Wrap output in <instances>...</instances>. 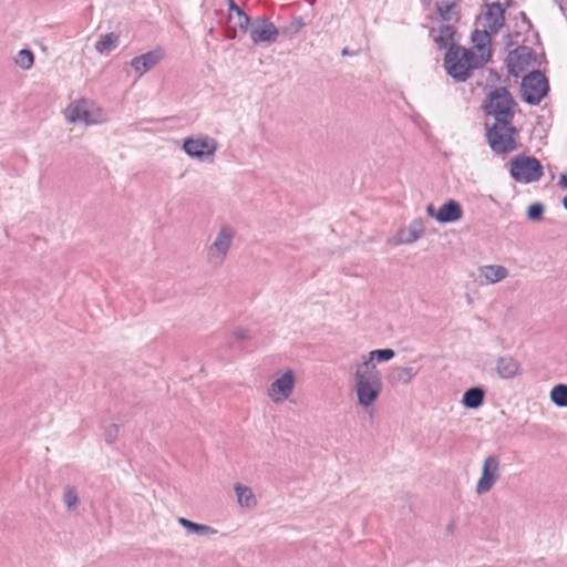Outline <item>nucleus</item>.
Listing matches in <instances>:
<instances>
[{
  "instance_id": "1",
  "label": "nucleus",
  "mask_w": 567,
  "mask_h": 567,
  "mask_svg": "<svg viewBox=\"0 0 567 567\" xmlns=\"http://www.w3.org/2000/svg\"><path fill=\"white\" fill-rule=\"evenodd\" d=\"M480 41L475 45L476 51L465 47H451L444 56L443 66L446 73L456 82L467 81L474 70L483 68L491 58L488 34L486 32L473 34V41Z\"/></svg>"
},
{
  "instance_id": "2",
  "label": "nucleus",
  "mask_w": 567,
  "mask_h": 567,
  "mask_svg": "<svg viewBox=\"0 0 567 567\" xmlns=\"http://www.w3.org/2000/svg\"><path fill=\"white\" fill-rule=\"evenodd\" d=\"M351 370L353 378L352 391L357 403L367 413L371 414L382 392L381 373H374L354 362L351 364Z\"/></svg>"
},
{
  "instance_id": "3",
  "label": "nucleus",
  "mask_w": 567,
  "mask_h": 567,
  "mask_svg": "<svg viewBox=\"0 0 567 567\" xmlns=\"http://www.w3.org/2000/svg\"><path fill=\"white\" fill-rule=\"evenodd\" d=\"M515 101L507 89L496 87L485 99L484 109L487 116L495 122H513Z\"/></svg>"
},
{
  "instance_id": "4",
  "label": "nucleus",
  "mask_w": 567,
  "mask_h": 567,
  "mask_svg": "<svg viewBox=\"0 0 567 567\" xmlns=\"http://www.w3.org/2000/svg\"><path fill=\"white\" fill-rule=\"evenodd\" d=\"M515 128L512 122H494L487 125V141L491 148L497 154H505L515 148Z\"/></svg>"
},
{
  "instance_id": "5",
  "label": "nucleus",
  "mask_w": 567,
  "mask_h": 567,
  "mask_svg": "<svg viewBox=\"0 0 567 567\" xmlns=\"http://www.w3.org/2000/svg\"><path fill=\"white\" fill-rule=\"evenodd\" d=\"M297 375L292 369L278 371L267 389V396L274 404H282L293 393Z\"/></svg>"
},
{
  "instance_id": "6",
  "label": "nucleus",
  "mask_w": 567,
  "mask_h": 567,
  "mask_svg": "<svg viewBox=\"0 0 567 567\" xmlns=\"http://www.w3.org/2000/svg\"><path fill=\"white\" fill-rule=\"evenodd\" d=\"M511 176L519 183L537 182L543 176V166L532 156L518 155L511 161Z\"/></svg>"
},
{
  "instance_id": "7",
  "label": "nucleus",
  "mask_w": 567,
  "mask_h": 567,
  "mask_svg": "<svg viewBox=\"0 0 567 567\" xmlns=\"http://www.w3.org/2000/svg\"><path fill=\"white\" fill-rule=\"evenodd\" d=\"M548 90V80L540 71H533L523 78L520 95L530 105L539 104L547 95Z\"/></svg>"
},
{
  "instance_id": "8",
  "label": "nucleus",
  "mask_w": 567,
  "mask_h": 567,
  "mask_svg": "<svg viewBox=\"0 0 567 567\" xmlns=\"http://www.w3.org/2000/svg\"><path fill=\"white\" fill-rule=\"evenodd\" d=\"M182 148L192 158L205 159L215 155L218 142L209 135L198 134L186 137Z\"/></svg>"
},
{
  "instance_id": "9",
  "label": "nucleus",
  "mask_w": 567,
  "mask_h": 567,
  "mask_svg": "<svg viewBox=\"0 0 567 567\" xmlns=\"http://www.w3.org/2000/svg\"><path fill=\"white\" fill-rule=\"evenodd\" d=\"M501 477V458L496 454L487 455L482 464L481 476L476 483L477 495L488 493Z\"/></svg>"
},
{
  "instance_id": "10",
  "label": "nucleus",
  "mask_w": 567,
  "mask_h": 567,
  "mask_svg": "<svg viewBox=\"0 0 567 567\" xmlns=\"http://www.w3.org/2000/svg\"><path fill=\"white\" fill-rule=\"evenodd\" d=\"M280 30L267 18H256L249 28V35L255 45H270L278 40Z\"/></svg>"
},
{
  "instance_id": "11",
  "label": "nucleus",
  "mask_w": 567,
  "mask_h": 567,
  "mask_svg": "<svg viewBox=\"0 0 567 567\" xmlns=\"http://www.w3.org/2000/svg\"><path fill=\"white\" fill-rule=\"evenodd\" d=\"M534 61V51L525 45L511 51L506 59L508 72L514 76L523 73Z\"/></svg>"
},
{
  "instance_id": "12",
  "label": "nucleus",
  "mask_w": 567,
  "mask_h": 567,
  "mask_svg": "<svg viewBox=\"0 0 567 567\" xmlns=\"http://www.w3.org/2000/svg\"><path fill=\"white\" fill-rule=\"evenodd\" d=\"M394 357L395 352L392 349H377L368 352L367 354H362L359 360L353 362L374 373H381L377 368V363L390 361Z\"/></svg>"
},
{
  "instance_id": "13",
  "label": "nucleus",
  "mask_w": 567,
  "mask_h": 567,
  "mask_svg": "<svg viewBox=\"0 0 567 567\" xmlns=\"http://www.w3.org/2000/svg\"><path fill=\"white\" fill-rule=\"evenodd\" d=\"M430 35L440 49H446L447 51L451 47H461L456 43V29L451 23L443 24L437 29H432Z\"/></svg>"
},
{
  "instance_id": "14",
  "label": "nucleus",
  "mask_w": 567,
  "mask_h": 567,
  "mask_svg": "<svg viewBox=\"0 0 567 567\" xmlns=\"http://www.w3.org/2000/svg\"><path fill=\"white\" fill-rule=\"evenodd\" d=\"M424 234V224L422 219L412 220L406 227L398 230L394 237V245H410L421 238Z\"/></svg>"
},
{
  "instance_id": "15",
  "label": "nucleus",
  "mask_w": 567,
  "mask_h": 567,
  "mask_svg": "<svg viewBox=\"0 0 567 567\" xmlns=\"http://www.w3.org/2000/svg\"><path fill=\"white\" fill-rule=\"evenodd\" d=\"M163 56L164 53L162 50H153L142 55L135 56L131 61V66L141 76L153 69L163 59Z\"/></svg>"
},
{
  "instance_id": "16",
  "label": "nucleus",
  "mask_w": 567,
  "mask_h": 567,
  "mask_svg": "<svg viewBox=\"0 0 567 567\" xmlns=\"http://www.w3.org/2000/svg\"><path fill=\"white\" fill-rule=\"evenodd\" d=\"M419 369L394 365L389 368L386 380L391 385H408L416 377Z\"/></svg>"
},
{
  "instance_id": "17",
  "label": "nucleus",
  "mask_w": 567,
  "mask_h": 567,
  "mask_svg": "<svg viewBox=\"0 0 567 567\" xmlns=\"http://www.w3.org/2000/svg\"><path fill=\"white\" fill-rule=\"evenodd\" d=\"M89 101L84 99L75 100L68 105L64 111L65 118L70 123H84L89 121Z\"/></svg>"
},
{
  "instance_id": "18",
  "label": "nucleus",
  "mask_w": 567,
  "mask_h": 567,
  "mask_svg": "<svg viewBox=\"0 0 567 567\" xmlns=\"http://www.w3.org/2000/svg\"><path fill=\"white\" fill-rule=\"evenodd\" d=\"M508 276V270L502 265H484L478 268V279L483 285H494Z\"/></svg>"
},
{
  "instance_id": "19",
  "label": "nucleus",
  "mask_w": 567,
  "mask_h": 567,
  "mask_svg": "<svg viewBox=\"0 0 567 567\" xmlns=\"http://www.w3.org/2000/svg\"><path fill=\"white\" fill-rule=\"evenodd\" d=\"M495 370L501 379H513L519 374L520 365L513 357H499L495 363Z\"/></svg>"
},
{
  "instance_id": "20",
  "label": "nucleus",
  "mask_w": 567,
  "mask_h": 567,
  "mask_svg": "<svg viewBox=\"0 0 567 567\" xmlns=\"http://www.w3.org/2000/svg\"><path fill=\"white\" fill-rule=\"evenodd\" d=\"M462 216L463 209L461 205L456 200L450 199L440 207L435 214V219L440 223H454L461 219Z\"/></svg>"
},
{
  "instance_id": "21",
  "label": "nucleus",
  "mask_w": 567,
  "mask_h": 567,
  "mask_svg": "<svg viewBox=\"0 0 567 567\" xmlns=\"http://www.w3.org/2000/svg\"><path fill=\"white\" fill-rule=\"evenodd\" d=\"M436 12L447 23L452 24L460 20V11L455 0H439L436 2Z\"/></svg>"
},
{
  "instance_id": "22",
  "label": "nucleus",
  "mask_w": 567,
  "mask_h": 567,
  "mask_svg": "<svg viewBox=\"0 0 567 567\" xmlns=\"http://www.w3.org/2000/svg\"><path fill=\"white\" fill-rule=\"evenodd\" d=\"M234 491L237 497V502L241 507L251 509L256 507L257 499L254 495V492L250 487L243 485L240 483L235 484Z\"/></svg>"
},
{
  "instance_id": "23",
  "label": "nucleus",
  "mask_w": 567,
  "mask_h": 567,
  "mask_svg": "<svg viewBox=\"0 0 567 567\" xmlns=\"http://www.w3.org/2000/svg\"><path fill=\"white\" fill-rule=\"evenodd\" d=\"M485 392L480 386L466 390L463 394L462 403L467 409H477L484 402Z\"/></svg>"
},
{
  "instance_id": "24",
  "label": "nucleus",
  "mask_w": 567,
  "mask_h": 567,
  "mask_svg": "<svg viewBox=\"0 0 567 567\" xmlns=\"http://www.w3.org/2000/svg\"><path fill=\"white\" fill-rule=\"evenodd\" d=\"M178 524L183 527H185L188 532L202 535V536H212L217 534V530L213 527L205 525V524H198L195 522H192L187 518L179 517L177 519Z\"/></svg>"
},
{
  "instance_id": "25",
  "label": "nucleus",
  "mask_w": 567,
  "mask_h": 567,
  "mask_svg": "<svg viewBox=\"0 0 567 567\" xmlns=\"http://www.w3.org/2000/svg\"><path fill=\"white\" fill-rule=\"evenodd\" d=\"M236 230L233 227L228 225L223 226L213 243L212 248H229L233 245Z\"/></svg>"
},
{
  "instance_id": "26",
  "label": "nucleus",
  "mask_w": 567,
  "mask_h": 567,
  "mask_svg": "<svg viewBox=\"0 0 567 567\" xmlns=\"http://www.w3.org/2000/svg\"><path fill=\"white\" fill-rule=\"evenodd\" d=\"M488 27L497 31L504 23V10L499 3H493L487 11Z\"/></svg>"
},
{
  "instance_id": "27",
  "label": "nucleus",
  "mask_w": 567,
  "mask_h": 567,
  "mask_svg": "<svg viewBox=\"0 0 567 567\" xmlns=\"http://www.w3.org/2000/svg\"><path fill=\"white\" fill-rule=\"evenodd\" d=\"M117 44L118 35L111 32L100 38V40L95 43V50L100 53H109L116 49Z\"/></svg>"
},
{
  "instance_id": "28",
  "label": "nucleus",
  "mask_w": 567,
  "mask_h": 567,
  "mask_svg": "<svg viewBox=\"0 0 567 567\" xmlns=\"http://www.w3.org/2000/svg\"><path fill=\"white\" fill-rule=\"evenodd\" d=\"M550 400L559 408H567V385L557 384L550 390Z\"/></svg>"
},
{
  "instance_id": "29",
  "label": "nucleus",
  "mask_w": 567,
  "mask_h": 567,
  "mask_svg": "<svg viewBox=\"0 0 567 567\" xmlns=\"http://www.w3.org/2000/svg\"><path fill=\"white\" fill-rule=\"evenodd\" d=\"M229 22L233 23L234 28H238L240 31H249L252 20L241 10L237 13H229Z\"/></svg>"
},
{
  "instance_id": "30",
  "label": "nucleus",
  "mask_w": 567,
  "mask_h": 567,
  "mask_svg": "<svg viewBox=\"0 0 567 567\" xmlns=\"http://www.w3.org/2000/svg\"><path fill=\"white\" fill-rule=\"evenodd\" d=\"M16 63L23 70H29L34 63L33 53L28 49H22L19 51Z\"/></svg>"
},
{
  "instance_id": "31",
  "label": "nucleus",
  "mask_w": 567,
  "mask_h": 567,
  "mask_svg": "<svg viewBox=\"0 0 567 567\" xmlns=\"http://www.w3.org/2000/svg\"><path fill=\"white\" fill-rule=\"evenodd\" d=\"M63 502L68 509H74L79 503L78 492L74 487L66 486L63 492Z\"/></svg>"
},
{
  "instance_id": "32",
  "label": "nucleus",
  "mask_w": 567,
  "mask_h": 567,
  "mask_svg": "<svg viewBox=\"0 0 567 567\" xmlns=\"http://www.w3.org/2000/svg\"><path fill=\"white\" fill-rule=\"evenodd\" d=\"M107 121V115L101 107L89 109V121L87 125L102 124Z\"/></svg>"
},
{
  "instance_id": "33",
  "label": "nucleus",
  "mask_w": 567,
  "mask_h": 567,
  "mask_svg": "<svg viewBox=\"0 0 567 567\" xmlns=\"http://www.w3.org/2000/svg\"><path fill=\"white\" fill-rule=\"evenodd\" d=\"M302 27H303L302 21L300 19H295L289 23V25L284 27L282 29H279V30H280V34L293 35V34H297L301 30Z\"/></svg>"
},
{
  "instance_id": "34",
  "label": "nucleus",
  "mask_w": 567,
  "mask_h": 567,
  "mask_svg": "<svg viewBox=\"0 0 567 567\" xmlns=\"http://www.w3.org/2000/svg\"><path fill=\"white\" fill-rule=\"evenodd\" d=\"M226 257V250H209L208 260L213 266L220 265Z\"/></svg>"
},
{
  "instance_id": "35",
  "label": "nucleus",
  "mask_w": 567,
  "mask_h": 567,
  "mask_svg": "<svg viewBox=\"0 0 567 567\" xmlns=\"http://www.w3.org/2000/svg\"><path fill=\"white\" fill-rule=\"evenodd\" d=\"M543 213H544V206L540 203H535L528 207L527 216L530 219L536 220L542 217Z\"/></svg>"
},
{
  "instance_id": "36",
  "label": "nucleus",
  "mask_w": 567,
  "mask_h": 567,
  "mask_svg": "<svg viewBox=\"0 0 567 567\" xmlns=\"http://www.w3.org/2000/svg\"><path fill=\"white\" fill-rule=\"evenodd\" d=\"M233 336L238 340H246L250 338V331L247 328L238 327L233 331Z\"/></svg>"
},
{
  "instance_id": "37",
  "label": "nucleus",
  "mask_w": 567,
  "mask_h": 567,
  "mask_svg": "<svg viewBox=\"0 0 567 567\" xmlns=\"http://www.w3.org/2000/svg\"><path fill=\"white\" fill-rule=\"evenodd\" d=\"M117 433H118V427L116 425L113 424V425L109 426V429L106 430V433H105L106 442L112 443L116 439Z\"/></svg>"
},
{
  "instance_id": "38",
  "label": "nucleus",
  "mask_w": 567,
  "mask_h": 567,
  "mask_svg": "<svg viewBox=\"0 0 567 567\" xmlns=\"http://www.w3.org/2000/svg\"><path fill=\"white\" fill-rule=\"evenodd\" d=\"M227 6L229 9V13H237L238 11H241L243 9L236 4L234 0H227Z\"/></svg>"
},
{
  "instance_id": "39",
  "label": "nucleus",
  "mask_w": 567,
  "mask_h": 567,
  "mask_svg": "<svg viewBox=\"0 0 567 567\" xmlns=\"http://www.w3.org/2000/svg\"><path fill=\"white\" fill-rule=\"evenodd\" d=\"M426 213L430 217L435 218V214L437 213V210H435V207L432 204H430L426 207Z\"/></svg>"
},
{
  "instance_id": "40",
  "label": "nucleus",
  "mask_w": 567,
  "mask_h": 567,
  "mask_svg": "<svg viewBox=\"0 0 567 567\" xmlns=\"http://www.w3.org/2000/svg\"><path fill=\"white\" fill-rule=\"evenodd\" d=\"M455 527H456V526H455V523H454V522H450V523L446 525V532H447L449 534H453V533H454V530H455Z\"/></svg>"
},
{
  "instance_id": "41",
  "label": "nucleus",
  "mask_w": 567,
  "mask_h": 567,
  "mask_svg": "<svg viewBox=\"0 0 567 567\" xmlns=\"http://www.w3.org/2000/svg\"><path fill=\"white\" fill-rule=\"evenodd\" d=\"M227 37L230 38V39H235L236 38V30H229Z\"/></svg>"
},
{
  "instance_id": "42",
  "label": "nucleus",
  "mask_w": 567,
  "mask_h": 567,
  "mask_svg": "<svg viewBox=\"0 0 567 567\" xmlns=\"http://www.w3.org/2000/svg\"><path fill=\"white\" fill-rule=\"evenodd\" d=\"M561 183L567 187V176L566 175L561 176Z\"/></svg>"
},
{
  "instance_id": "43",
  "label": "nucleus",
  "mask_w": 567,
  "mask_h": 567,
  "mask_svg": "<svg viewBox=\"0 0 567 567\" xmlns=\"http://www.w3.org/2000/svg\"><path fill=\"white\" fill-rule=\"evenodd\" d=\"M563 205H564V207L567 209V197H564V198H563Z\"/></svg>"
},
{
  "instance_id": "44",
  "label": "nucleus",
  "mask_w": 567,
  "mask_h": 567,
  "mask_svg": "<svg viewBox=\"0 0 567 567\" xmlns=\"http://www.w3.org/2000/svg\"><path fill=\"white\" fill-rule=\"evenodd\" d=\"M342 54H343V55L348 54L347 49H343V50H342Z\"/></svg>"
}]
</instances>
